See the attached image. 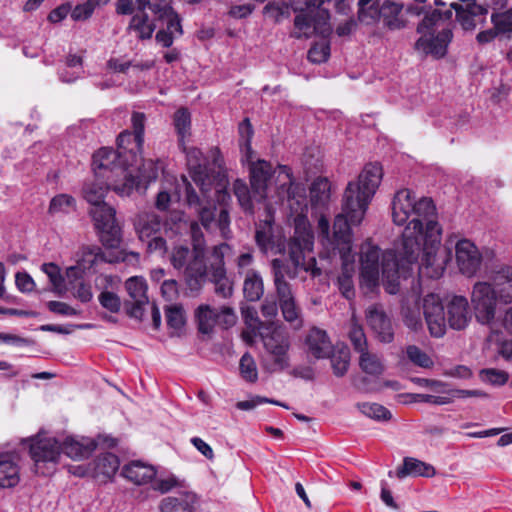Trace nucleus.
Wrapping results in <instances>:
<instances>
[{
    "instance_id": "30",
    "label": "nucleus",
    "mask_w": 512,
    "mask_h": 512,
    "mask_svg": "<svg viewBox=\"0 0 512 512\" xmlns=\"http://www.w3.org/2000/svg\"><path fill=\"white\" fill-rule=\"evenodd\" d=\"M154 466L135 460L123 466L121 475L136 485H144L156 477Z\"/></svg>"
},
{
    "instance_id": "4",
    "label": "nucleus",
    "mask_w": 512,
    "mask_h": 512,
    "mask_svg": "<svg viewBox=\"0 0 512 512\" xmlns=\"http://www.w3.org/2000/svg\"><path fill=\"white\" fill-rule=\"evenodd\" d=\"M382 178L378 163L366 165L356 182H349L344 193V209L354 222L362 221Z\"/></svg>"
},
{
    "instance_id": "20",
    "label": "nucleus",
    "mask_w": 512,
    "mask_h": 512,
    "mask_svg": "<svg viewBox=\"0 0 512 512\" xmlns=\"http://www.w3.org/2000/svg\"><path fill=\"white\" fill-rule=\"evenodd\" d=\"M250 184L254 190V197L258 201H263L267 197L268 183L275 171L270 162L262 159L252 160V154L249 155Z\"/></svg>"
},
{
    "instance_id": "56",
    "label": "nucleus",
    "mask_w": 512,
    "mask_h": 512,
    "mask_svg": "<svg viewBox=\"0 0 512 512\" xmlns=\"http://www.w3.org/2000/svg\"><path fill=\"white\" fill-rule=\"evenodd\" d=\"M166 322L170 328L180 330L185 324L184 310L181 306L172 305L165 311Z\"/></svg>"
},
{
    "instance_id": "32",
    "label": "nucleus",
    "mask_w": 512,
    "mask_h": 512,
    "mask_svg": "<svg viewBox=\"0 0 512 512\" xmlns=\"http://www.w3.org/2000/svg\"><path fill=\"white\" fill-rule=\"evenodd\" d=\"M393 474L399 479H403L407 476L432 477L435 475V469L432 465L416 458L405 457L402 466L398 467L395 473L393 471L388 472L389 477H392Z\"/></svg>"
},
{
    "instance_id": "55",
    "label": "nucleus",
    "mask_w": 512,
    "mask_h": 512,
    "mask_svg": "<svg viewBox=\"0 0 512 512\" xmlns=\"http://www.w3.org/2000/svg\"><path fill=\"white\" fill-rule=\"evenodd\" d=\"M405 352L409 361L416 366L430 368L433 365L432 359L416 345H408Z\"/></svg>"
},
{
    "instance_id": "46",
    "label": "nucleus",
    "mask_w": 512,
    "mask_h": 512,
    "mask_svg": "<svg viewBox=\"0 0 512 512\" xmlns=\"http://www.w3.org/2000/svg\"><path fill=\"white\" fill-rule=\"evenodd\" d=\"M238 133L241 152L244 154L245 160H249V155L253 154L251 139L254 134V130L249 118H245L242 122L239 123Z\"/></svg>"
},
{
    "instance_id": "8",
    "label": "nucleus",
    "mask_w": 512,
    "mask_h": 512,
    "mask_svg": "<svg viewBox=\"0 0 512 512\" xmlns=\"http://www.w3.org/2000/svg\"><path fill=\"white\" fill-rule=\"evenodd\" d=\"M403 4L395 0H358L357 21L366 26L380 22L388 30H400L405 27Z\"/></svg>"
},
{
    "instance_id": "38",
    "label": "nucleus",
    "mask_w": 512,
    "mask_h": 512,
    "mask_svg": "<svg viewBox=\"0 0 512 512\" xmlns=\"http://www.w3.org/2000/svg\"><path fill=\"white\" fill-rule=\"evenodd\" d=\"M195 496L190 493H180L176 497H166L162 500L161 512H193Z\"/></svg>"
},
{
    "instance_id": "24",
    "label": "nucleus",
    "mask_w": 512,
    "mask_h": 512,
    "mask_svg": "<svg viewBox=\"0 0 512 512\" xmlns=\"http://www.w3.org/2000/svg\"><path fill=\"white\" fill-rule=\"evenodd\" d=\"M380 249L377 246L366 245L361 250V276L363 282L372 290L379 281Z\"/></svg>"
},
{
    "instance_id": "35",
    "label": "nucleus",
    "mask_w": 512,
    "mask_h": 512,
    "mask_svg": "<svg viewBox=\"0 0 512 512\" xmlns=\"http://www.w3.org/2000/svg\"><path fill=\"white\" fill-rule=\"evenodd\" d=\"M97 444L94 440L83 439L82 441L68 437L61 444L62 453L72 459L87 458L95 450Z\"/></svg>"
},
{
    "instance_id": "43",
    "label": "nucleus",
    "mask_w": 512,
    "mask_h": 512,
    "mask_svg": "<svg viewBox=\"0 0 512 512\" xmlns=\"http://www.w3.org/2000/svg\"><path fill=\"white\" fill-rule=\"evenodd\" d=\"M347 335L355 352L360 354L368 349L365 331L363 326L358 323L355 315L351 317Z\"/></svg>"
},
{
    "instance_id": "37",
    "label": "nucleus",
    "mask_w": 512,
    "mask_h": 512,
    "mask_svg": "<svg viewBox=\"0 0 512 512\" xmlns=\"http://www.w3.org/2000/svg\"><path fill=\"white\" fill-rule=\"evenodd\" d=\"M156 9V17L160 21H166V29L174 36H181L183 34L181 18L179 14L173 9L169 3L154 6Z\"/></svg>"
},
{
    "instance_id": "17",
    "label": "nucleus",
    "mask_w": 512,
    "mask_h": 512,
    "mask_svg": "<svg viewBox=\"0 0 512 512\" xmlns=\"http://www.w3.org/2000/svg\"><path fill=\"white\" fill-rule=\"evenodd\" d=\"M423 314L431 336L442 337L446 332V313L438 295L428 294L424 297Z\"/></svg>"
},
{
    "instance_id": "21",
    "label": "nucleus",
    "mask_w": 512,
    "mask_h": 512,
    "mask_svg": "<svg viewBox=\"0 0 512 512\" xmlns=\"http://www.w3.org/2000/svg\"><path fill=\"white\" fill-rule=\"evenodd\" d=\"M453 32L449 28H444L436 35L424 34L415 43V49L423 52L425 55H431L435 59H441L446 56L448 45L452 41Z\"/></svg>"
},
{
    "instance_id": "13",
    "label": "nucleus",
    "mask_w": 512,
    "mask_h": 512,
    "mask_svg": "<svg viewBox=\"0 0 512 512\" xmlns=\"http://www.w3.org/2000/svg\"><path fill=\"white\" fill-rule=\"evenodd\" d=\"M267 333H261L265 351L272 357L268 367L271 372L282 371L289 366L288 350L290 348L289 335L282 325H271Z\"/></svg>"
},
{
    "instance_id": "7",
    "label": "nucleus",
    "mask_w": 512,
    "mask_h": 512,
    "mask_svg": "<svg viewBox=\"0 0 512 512\" xmlns=\"http://www.w3.org/2000/svg\"><path fill=\"white\" fill-rule=\"evenodd\" d=\"M20 443L28 448L36 475L46 477L54 474L62 454L61 443L55 437L40 430L33 436L23 438Z\"/></svg>"
},
{
    "instance_id": "15",
    "label": "nucleus",
    "mask_w": 512,
    "mask_h": 512,
    "mask_svg": "<svg viewBox=\"0 0 512 512\" xmlns=\"http://www.w3.org/2000/svg\"><path fill=\"white\" fill-rule=\"evenodd\" d=\"M276 193L278 200L276 203L288 204L292 211L297 212L306 206V189L302 183L296 182L293 178L292 170L287 165H278L277 169Z\"/></svg>"
},
{
    "instance_id": "44",
    "label": "nucleus",
    "mask_w": 512,
    "mask_h": 512,
    "mask_svg": "<svg viewBox=\"0 0 512 512\" xmlns=\"http://www.w3.org/2000/svg\"><path fill=\"white\" fill-rule=\"evenodd\" d=\"M76 210V200L68 194H57L49 204L48 213L51 216L66 215Z\"/></svg>"
},
{
    "instance_id": "51",
    "label": "nucleus",
    "mask_w": 512,
    "mask_h": 512,
    "mask_svg": "<svg viewBox=\"0 0 512 512\" xmlns=\"http://www.w3.org/2000/svg\"><path fill=\"white\" fill-rule=\"evenodd\" d=\"M337 286L343 297L350 300L355 295L353 283V271L346 264L343 265L342 271L337 278Z\"/></svg>"
},
{
    "instance_id": "54",
    "label": "nucleus",
    "mask_w": 512,
    "mask_h": 512,
    "mask_svg": "<svg viewBox=\"0 0 512 512\" xmlns=\"http://www.w3.org/2000/svg\"><path fill=\"white\" fill-rule=\"evenodd\" d=\"M330 56V44L327 41L314 43L308 50V60L315 64L324 63Z\"/></svg>"
},
{
    "instance_id": "49",
    "label": "nucleus",
    "mask_w": 512,
    "mask_h": 512,
    "mask_svg": "<svg viewBox=\"0 0 512 512\" xmlns=\"http://www.w3.org/2000/svg\"><path fill=\"white\" fill-rule=\"evenodd\" d=\"M231 249H232L231 246L225 242L215 245L212 248V251H211L212 261L210 263L209 273L217 272L219 274V272H221V271H227L226 267H225L224 259H225L226 254L229 251H231Z\"/></svg>"
},
{
    "instance_id": "63",
    "label": "nucleus",
    "mask_w": 512,
    "mask_h": 512,
    "mask_svg": "<svg viewBox=\"0 0 512 512\" xmlns=\"http://www.w3.org/2000/svg\"><path fill=\"white\" fill-rule=\"evenodd\" d=\"M451 8L455 10L456 18L464 30L475 29L476 23L474 20V16L465 11L463 5L458 3H452Z\"/></svg>"
},
{
    "instance_id": "22",
    "label": "nucleus",
    "mask_w": 512,
    "mask_h": 512,
    "mask_svg": "<svg viewBox=\"0 0 512 512\" xmlns=\"http://www.w3.org/2000/svg\"><path fill=\"white\" fill-rule=\"evenodd\" d=\"M125 288L133 301L132 303H125L128 315L141 319L144 314V307L149 303L146 280L139 276L130 277L125 282Z\"/></svg>"
},
{
    "instance_id": "14",
    "label": "nucleus",
    "mask_w": 512,
    "mask_h": 512,
    "mask_svg": "<svg viewBox=\"0 0 512 512\" xmlns=\"http://www.w3.org/2000/svg\"><path fill=\"white\" fill-rule=\"evenodd\" d=\"M89 214L94 221L101 243L106 248H117L121 243V228L116 221L115 209L106 202L91 207Z\"/></svg>"
},
{
    "instance_id": "45",
    "label": "nucleus",
    "mask_w": 512,
    "mask_h": 512,
    "mask_svg": "<svg viewBox=\"0 0 512 512\" xmlns=\"http://www.w3.org/2000/svg\"><path fill=\"white\" fill-rule=\"evenodd\" d=\"M359 367L361 370L369 375L379 376L384 372V365L378 355L369 352L360 353Z\"/></svg>"
},
{
    "instance_id": "47",
    "label": "nucleus",
    "mask_w": 512,
    "mask_h": 512,
    "mask_svg": "<svg viewBox=\"0 0 512 512\" xmlns=\"http://www.w3.org/2000/svg\"><path fill=\"white\" fill-rule=\"evenodd\" d=\"M491 23L498 35L507 34L508 38L512 34V8L503 12H493L491 14Z\"/></svg>"
},
{
    "instance_id": "28",
    "label": "nucleus",
    "mask_w": 512,
    "mask_h": 512,
    "mask_svg": "<svg viewBox=\"0 0 512 512\" xmlns=\"http://www.w3.org/2000/svg\"><path fill=\"white\" fill-rule=\"evenodd\" d=\"M305 344L309 354L316 359L327 358L332 352V343L327 332L317 327L309 330Z\"/></svg>"
},
{
    "instance_id": "25",
    "label": "nucleus",
    "mask_w": 512,
    "mask_h": 512,
    "mask_svg": "<svg viewBox=\"0 0 512 512\" xmlns=\"http://www.w3.org/2000/svg\"><path fill=\"white\" fill-rule=\"evenodd\" d=\"M446 323L454 330L467 327L471 313L468 300L464 296H453L445 307Z\"/></svg>"
},
{
    "instance_id": "5",
    "label": "nucleus",
    "mask_w": 512,
    "mask_h": 512,
    "mask_svg": "<svg viewBox=\"0 0 512 512\" xmlns=\"http://www.w3.org/2000/svg\"><path fill=\"white\" fill-rule=\"evenodd\" d=\"M122 164V156L118 150L103 147L93 154L92 166L95 177L109 181H121V185H115V192L129 195L136 186V177L129 166Z\"/></svg>"
},
{
    "instance_id": "60",
    "label": "nucleus",
    "mask_w": 512,
    "mask_h": 512,
    "mask_svg": "<svg viewBox=\"0 0 512 512\" xmlns=\"http://www.w3.org/2000/svg\"><path fill=\"white\" fill-rule=\"evenodd\" d=\"M162 169L160 162L148 160L144 161L141 167H138L140 176L147 183L155 181L159 176V171Z\"/></svg>"
},
{
    "instance_id": "2",
    "label": "nucleus",
    "mask_w": 512,
    "mask_h": 512,
    "mask_svg": "<svg viewBox=\"0 0 512 512\" xmlns=\"http://www.w3.org/2000/svg\"><path fill=\"white\" fill-rule=\"evenodd\" d=\"M189 173L192 180L200 188L204 199H201L192 184L183 177L185 186L186 203L190 209H194L199 222L207 231L218 228L221 236L228 240L232 238L230 229V215L226 208H220L217 213V206L214 202L206 200L207 193L216 179L215 171L209 166L208 161L202 157L198 149H194L188 158Z\"/></svg>"
},
{
    "instance_id": "48",
    "label": "nucleus",
    "mask_w": 512,
    "mask_h": 512,
    "mask_svg": "<svg viewBox=\"0 0 512 512\" xmlns=\"http://www.w3.org/2000/svg\"><path fill=\"white\" fill-rule=\"evenodd\" d=\"M210 281L214 283L215 293L226 299L232 296L233 294V282L228 278L227 271H221L219 274L209 273Z\"/></svg>"
},
{
    "instance_id": "3",
    "label": "nucleus",
    "mask_w": 512,
    "mask_h": 512,
    "mask_svg": "<svg viewBox=\"0 0 512 512\" xmlns=\"http://www.w3.org/2000/svg\"><path fill=\"white\" fill-rule=\"evenodd\" d=\"M471 303L475 317L481 324H490L496 315L498 305L512 303V266L496 268L488 281L473 285Z\"/></svg>"
},
{
    "instance_id": "42",
    "label": "nucleus",
    "mask_w": 512,
    "mask_h": 512,
    "mask_svg": "<svg viewBox=\"0 0 512 512\" xmlns=\"http://www.w3.org/2000/svg\"><path fill=\"white\" fill-rule=\"evenodd\" d=\"M333 373L337 377L344 376L350 365V350L346 345L338 346L330 354Z\"/></svg>"
},
{
    "instance_id": "11",
    "label": "nucleus",
    "mask_w": 512,
    "mask_h": 512,
    "mask_svg": "<svg viewBox=\"0 0 512 512\" xmlns=\"http://www.w3.org/2000/svg\"><path fill=\"white\" fill-rule=\"evenodd\" d=\"M133 132L125 130L117 137V149L122 156V165L133 168L142 161L145 115L134 112L131 117Z\"/></svg>"
},
{
    "instance_id": "57",
    "label": "nucleus",
    "mask_w": 512,
    "mask_h": 512,
    "mask_svg": "<svg viewBox=\"0 0 512 512\" xmlns=\"http://www.w3.org/2000/svg\"><path fill=\"white\" fill-rule=\"evenodd\" d=\"M480 378L483 382L501 386L507 383L509 375L503 370L487 368L480 371Z\"/></svg>"
},
{
    "instance_id": "34",
    "label": "nucleus",
    "mask_w": 512,
    "mask_h": 512,
    "mask_svg": "<svg viewBox=\"0 0 512 512\" xmlns=\"http://www.w3.org/2000/svg\"><path fill=\"white\" fill-rule=\"evenodd\" d=\"M299 271L295 266L291 267L282 259H273L271 261V273L275 290L291 288L290 283L286 281L285 277L294 279L298 276Z\"/></svg>"
},
{
    "instance_id": "6",
    "label": "nucleus",
    "mask_w": 512,
    "mask_h": 512,
    "mask_svg": "<svg viewBox=\"0 0 512 512\" xmlns=\"http://www.w3.org/2000/svg\"><path fill=\"white\" fill-rule=\"evenodd\" d=\"M159 2L150 0H117L116 13L118 15H130V21L126 28L128 34H134L138 41L150 40L157 28L156 9Z\"/></svg>"
},
{
    "instance_id": "18",
    "label": "nucleus",
    "mask_w": 512,
    "mask_h": 512,
    "mask_svg": "<svg viewBox=\"0 0 512 512\" xmlns=\"http://www.w3.org/2000/svg\"><path fill=\"white\" fill-rule=\"evenodd\" d=\"M352 214L344 209V202L342 203V213L337 215L333 224V238L331 240V248L333 251L338 250L344 257L351 250V226L359 225L362 221L354 222Z\"/></svg>"
},
{
    "instance_id": "27",
    "label": "nucleus",
    "mask_w": 512,
    "mask_h": 512,
    "mask_svg": "<svg viewBox=\"0 0 512 512\" xmlns=\"http://www.w3.org/2000/svg\"><path fill=\"white\" fill-rule=\"evenodd\" d=\"M20 457L17 453L0 455V487L13 488L20 481Z\"/></svg>"
},
{
    "instance_id": "31",
    "label": "nucleus",
    "mask_w": 512,
    "mask_h": 512,
    "mask_svg": "<svg viewBox=\"0 0 512 512\" xmlns=\"http://www.w3.org/2000/svg\"><path fill=\"white\" fill-rule=\"evenodd\" d=\"M115 185L119 184L116 181L95 177L94 181L84 184L82 189L83 197L91 207H98L105 203L104 199L110 188L115 191Z\"/></svg>"
},
{
    "instance_id": "53",
    "label": "nucleus",
    "mask_w": 512,
    "mask_h": 512,
    "mask_svg": "<svg viewBox=\"0 0 512 512\" xmlns=\"http://www.w3.org/2000/svg\"><path fill=\"white\" fill-rule=\"evenodd\" d=\"M239 370L241 377L250 383H254L258 379V371L256 367V363L253 357L247 352L245 353L239 363Z\"/></svg>"
},
{
    "instance_id": "19",
    "label": "nucleus",
    "mask_w": 512,
    "mask_h": 512,
    "mask_svg": "<svg viewBox=\"0 0 512 512\" xmlns=\"http://www.w3.org/2000/svg\"><path fill=\"white\" fill-rule=\"evenodd\" d=\"M366 321L376 338L382 343L394 340V328L381 304H373L365 311Z\"/></svg>"
},
{
    "instance_id": "61",
    "label": "nucleus",
    "mask_w": 512,
    "mask_h": 512,
    "mask_svg": "<svg viewBox=\"0 0 512 512\" xmlns=\"http://www.w3.org/2000/svg\"><path fill=\"white\" fill-rule=\"evenodd\" d=\"M269 403L277 406H281L285 409H289V406L278 400L270 399L267 397L256 396L251 400L239 401L236 403V408L239 410H252L259 404Z\"/></svg>"
},
{
    "instance_id": "26",
    "label": "nucleus",
    "mask_w": 512,
    "mask_h": 512,
    "mask_svg": "<svg viewBox=\"0 0 512 512\" xmlns=\"http://www.w3.org/2000/svg\"><path fill=\"white\" fill-rule=\"evenodd\" d=\"M275 293L284 320L294 329H300L303 326L302 312L296 303L292 287L275 290Z\"/></svg>"
},
{
    "instance_id": "33",
    "label": "nucleus",
    "mask_w": 512,
    "mask_h": 512,
    "mask_svg": "<svg viewBox=\"0 0 512 512\" xmlns=\"http://www.w3.org/2000/svg\"><path fill=\"white\" fill-rule=\"evenodd\" d=\"M243 295L249 302L259 301L264 295V281L259 271L248 269L243 281Z\"/></svg>"
},
{
    "instance_id": "64",
    "label": "nucleus",
    "mask_w": 512,
    "mask_h": 512,
    "mask_svg": "<svg viewBox=\"0 0 512 512\" xmlns=\"http://www.w3.org/2000/svg\"><path fill=\"white\" fill-rule=\"evenodd\" d=\"M237 316L234 310L228 306L217 309V324L223 329H228L235 325Z\"/></svg>"
},
{
    "instance_id": "50",
    "label": "nucleus",
    "mask_w": 512,
    "mask_h": 512,
    "mask_svg": "<svg viewBox=\"0 0 512 512\" xmlns=\"http://www.w3.org/2000/svg\"><path fill=\"white\" fill-rule=\"evenodd\" d=\"M310 197L313 204H325L330 198V183L327 179L319 178L312 183Z\"/></svg>"
},
{
    "instance_id": "1",
    "label": "nucleus",
    "mask_w": 512,
    "mask_h": 512,
    "mask_svg": "<svg viewBox=\"0 0 512 512\" xmlns=\"http://www.w3.org/2000/svg\"><path fill=\"white\" fill-rule=\"evenodd\" d=\"M392 218L396 225L407 224L402 232L401 260L413 264L422 253L419 274L431 279L441 277L445 270V259L438 257L442 229L433 200H416L413 191L401 189L392 200Z\"/></svg>"
},
{
    "instance_id": "23",
    "label": "nucleus",
    "mask_w": 512,
    "mask_h": 512,
    "mask_svg": "<svg viewBox=\"0 0 512 512\" xmlns=\"http://www.w3.org/2000/svg\"><path fill=\"white\" fill-rule=\"evenodd\" d=\"M455 249L456 262L461 273L469 277L475 275L482 263V255L476 245L468 239H461Z\"/></svg>"
},
{
    "instance_id": "59",
    "label": "nucleus",
    "mask_w": 512,
    "mask_h": 512,
    "mask_svg": "<svg viewBox=\"0 0 512 512\" xmlns=\"http://www.w3.org/2000/svg\"><path fill=\"white\" fill-rule=\"evenodd\" d=\"M190 236L192 249L205 256L206 241L202 229L197 221L190 224Z\"/></svg>"
},
{
    "instance_id": "52",
    "label": "nucleus",
    "mask_w": 512,
    "mask_h": 512,
    "mask_svg": "<svg viewBox=\"0 0 512 512\" xmlns=\"http://www.w3.org/2000/svg\"><path fill=\"white\" fill-rule=\"evenodd\" d=\"M357 408L361 413L375 420H389L392 416L391 412L386 407L377 403H358Z\"/></svg>"
},
{
    "instance_id": "40",
    "label": "nucleus",
    "mask_w": 512,
    "mask_h": 512,
    "mask_svg": "<svg viewBox=\"0 0 512 512\" xmlns=\"http://www.w3.org/2000/svg\"><path fill=\"white\" fill-rule=\"evenodd\" d=\"M198 330L202 334H209L217 324V309L209 305H200L195 313Z\"/></svg>"
},
{
    "instance_id": "36",
    "label": "nucleus",
    "mask_w": 512,
    "mask_h": 512,
    "mask_svg": "<svg viewBox=\"0 0 512 512\" xmlns=\"http://www.w3.org/2000/svg\"><path fill=\"white\" fill-rule=\"evenodd\" d=\"M273 224V219H265L256 225L255 242L263 254L272 251L276 246Z\"/></svg>"
},
{
    "instance_id": "9",
    "label": "nucleus",
    "mask_w": 512,
    "mask_h": 512,
    "mask_svg": "<svg viewBox=\"0 0 512 512\" xmlns=\"http://www.w3.org/2000/svg\"><path fill=\"white\" fill-rule=\"evenodd\" d=\"M174 269L181 271L187 289L198 293L208 278L205 256L186 245L174 246L170 255Z\"/></svg>"
},
{
    "instance_id": "39",
    "label": "nucleus",
    "mask_w": 512,
    "mask_h": 512,
    "mask_svg": "<svg viewBox=\"0 0 512 512\" xmlns=\"http://www.w3.org/2000/svg\"><path fill=\"white\" fill-rule=\"evenodd\" d=\"M233 193L238 200L241 209L247 214L254 213V202H259L254 197V190L250 191L248 185L241 179L233 183Z\"/></svg>"
},
{
    "instance_id": "62",
    "label": "nucleus",
    "mask_w": 512,
    "mask_h": 512,
    "mask_svg": "<svg viewBox=\"0 0 512 512\" xmlns=\"http://www.w3.org/2000/svg\"><path fill=\"white\" fill-rule=\"evenodd\" d=\"M98 300L101 306L111 313H117L121 308L120 298L114 292L103 291L100 293Z\"/></svg>"
},
{
    "instance_id": "16",
    "label": "nucleus",
    "mask_w": 512,
    "mask_h": 512,
    "mask_svg": "<svg viewBox=\"0 0 512 512\" xmlns=\"http://www.w3.org/2000/svg\"><path fill=\"white\" fill-rule=\"evenodd\" d=\"M139 239L147 243L149 253L167 252V242L161 235L164 223L161 217L155 213H143L137 216L134 223Z\"/></svg>"
},
{
    "instance_id": "58",
    "label": "nucleus",
    "mask_w": 512,
    "mask_h": 512,
    "mask_svg": "<svg viewBox=\"0 0 512 512\" xmlns=\"http://www.w3.org/2000/svg\"><path fill=\"white\" fill-rule=\"evenodd\" d=\"M42 271L48 276L55 293H60L64 284V278L61 275L60 268L54 263H44Z\"/></svg>"
},
{
    "instance_id": "29",
    "label": "nucleus",
    "mask_w": 512,
    "mask_h": 512,
    "mask_svg": "<svg viewBox=\"0 0 512 512\" xmlns=\"http://www.w3.org/2000/svg\"><path fill=\"white\" fill-rule=\"evenodd\" d=\"M90 466L91 476L97 480L106 482L118 471L120 460L117 455L106 452L97 456Z\"/></svg>"
},
{
    "instance_id": "41",
    "label": "nucleus",
    "mask_w": 512,
    "mask_h": 512,
    "mask_svg": "<svg viewBox=\"0 0 512 512\" xmlns=\"http://www.w3.org/2000/svg\"><path fill=\"white\" fill-rule=\"evenodd\" d=\"M173 124L178 135L179 146L185 149V138L190 135L191 114L187 108H179L173 116Z\"/></svg>"
},
{
    "instance_id": "12",
    "label": "nucleus",
    "mask_w": 512,
    "mask_h": 512,
    "mask_svg": "<svg viewBox=\"0 0 512 512\" xmlns=\"http://www.w3.org/2000/svg\"><path fill=\"white\" fill-rule=\"evenodd\" d=\"M295 10H299V13L294 18L292 38L308 39L315 35L326 37L331 33L330 14L327 9L318 10L299 7Z\"/></svg>"
},
{
    "instance_id": "10",
    "label": "nucleus",
    "mask_w": 512,
    "mask_h": 512,
    "mask_svg": "<svg viewBox=\"0 0 512 512\" xmlns=\"http://www.w3.org/2000/svg\"><path fill=\"white\" fill-rule=\"evenodd\" d=\"M314 244V235L305 217L295 219L294 236L289 242V259L292 266L300 271L309 272L312 277L321 275L316 259L311 256Z\"/></svg>"
}]
</instances>
